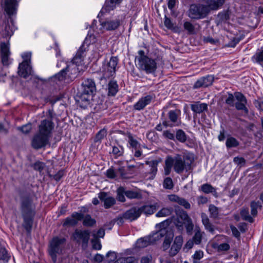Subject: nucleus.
<instances>
[{"label":"nucleus","instance_id":"nucleus-63","mask_svg":"<svg viewBox=\"0 0 263 263\" xmlns=\"http://www.w3.org/2000/svg\"><path fill=\"white\" fill-rule=\"evenodd\" d=\"M163 136L168 139L175 141V135L172 133L170 130H164L163 133Z\"/></svg>","mask_w":263,"mask_h":263},{"label":"nucleus","instance_id":"nucleus-19","mask_svg":"<svg viewBox=\"0 0 263 263\" xmlns=\"http://www.w3.org/2000/svg\"><path fill=\"white\" fill-rule=\"evenodd\" d=\"M83 218V214L74 212L71 214V217H68L65 219L63 226H75L78 224V221L82 220Z\"/></svg>","mask_w":263,"mask_h":263},{"label":"nucleus","instance_id":"nucleus-18","mask_svg":"<svg viewBox=\"0 0 263 263\" xmlns=\"http://www.w3.org/2000/svg\"><path fill=\"white\" fill-rule=\"evenodd\" d=\"M155 98L154 94L148 95L141 98L139 101L134 105V109L136 110L143 109L145 107L149 105Z\"/></svg>","mask_w":263,"mask_h":263},{"label":"nucleus","instance_id":"nucleus-9","mask_svg":"<svg viewBox=\"0 0 263 263\" xmlns=\"http://www.w3.org/2000/svg\"><path fill=\"white\" fill-rule=\"evenodd\" d=\"M119 62L117 57H111L106 63L103 64L102 67V77L101 79H109L114 77L117 71V66Z\"/></svg>","mask_w":263,"mask_h":263},{"label":"nucleus","instance_id":"nucleus-47","mask_svg":"<svg viewBox=\"0 0 263 263\" xmlns=\"http://www.w3.org/2000/svg\"><path fill=\"white\" fill-rule=\"evenodd\" d=\"M127 137L128 139V142L133 148L137 149L140 147V144L137 140L134 138L133 136L130 133H128Z\"/></svg>","mask_w":263,"mask_h":263},{"label":"nucleus","instance_id":"nucleus-38","mask_svg":"<svg viewBox=\"0 0 263 263\" xmlns=\"http://www.w3.org/2000/svg\"><path fill=\"white\" fill-rule=\"evenodd\" d=\"M107 136V130L103 128L100 130L96 135L93 138L94 143L100 144L102 140Z\"/></svg>","mask_w":263,"mask_h":263},{"label":"nucleus","instance_id":"nucleus-49","mask_svg":"<svg viewBox=\"0 0 263 263\" xmlns=\"http://www.w3.org/2000/svg\"><path fill=\"white\" fill-rule=\"evenodd\" d=\"M201 190L205 194L213 193L216 192V190L211 184L205 183L201 185Z\"/></svg>","mask_w":263,"mask_h":263},{"label":"nucleus","instance_id":"nucleus-53","mask_svg":"<svg viewBox=\"0 0 263 263\" xmlns=\"http://www.w3.org/2000/svg\"><path fill=\"white\" fill-rule=\"evenodd\" d=\"M250 206L251 215L254 217L256 216L257 214L258 208L261 206L259 202L253 201L250 203Z\"/></svg>","mask_w":263,"mask_h":263},{"label":"nucleus","instance_id":"nucleus-32","mask_svg":"<svg viewBox=\"0 0 263 263\" xmlns=\"http://www.w3.org/2000/svg\"><path fill=\"white\" fill-rule=\"evenodd\" d=\"M203 234H204V232L201 231L200 227L196 226L195 228V234L192 238L194 240L195 245H199L201 243Z\"/></svg>","mask_w":263,"mask_h":263},{"label":"nucleus","instance_id":"nucleus-57","mask_svg":"<svg viewBox=\"0 0 263 263\" xmlns=\"http://www.w3.org/2000/svg\"><path fill=\"white\" fill-rule=\"evenodd\" d=\"M45 166V164L44 163L39 161L35 162L31 165V167H33L34 170L39 171L40 173H41L44 170Z\"/></svg>","mask_w":263,"mask_h":263},{"label":"nucleus","instance_id":"nucleus-46","mask_svg":"<svg viewBox=\"0 0 263 263\" xmlns=\"http://www.w3.org/2000/svg\"><path fill=\"white\" fill-rule=\"evenodd\" d=\"M125 192L126 191L124 187L120 186L117 190V199L120 202H124L125 201Z\"/></svg>","mask_w":263,"mask_h":263},{"label":"nucleus","instance_id":"nucleus-48","mask_svg":"<svg viewBox=\"0 0 263 263\" xmlns=\"http://www.w3.org/2000/svg\"><path fill=\"white\" fill-rule=\"evenodd\" d=\"M184 29L187 31L189 34H194L196 33L195 26L190 22L186 21L183 24Z\"/></svg>","mask_w":263,"mask_h":263},{"label":"nucleus","instance_id":"nucleus-7","mask_svg":"<svg viewBox=\"0 0 263 263\" xmlns=\"http://www.w3.org/2000/svg\"><path fill=\"white\" fill-rule=\"evenodd\" d=\"M66 242V239L65 238H61L58 236L54 237L50 241L48 253L54 263L57 262V254H60L62 253Z\"/></svg>","mask_w":263,"mask_h":263},{"label":"nucleus","instance_id":"nucleus-2","mask_svg":"<svg viewBox=\"0 0 263 263\" xmlns=\"http://www.w3.org/2000/svg\"><path fill=\"white\" fill-rule=\"evenodd\" d=\"M20 209L24 221L23 227L28 233H30L35 215V206L29 193L22 192L20 194Z\"/></svg>","mask_w":263,"mask_h":263},{"label":"nucleus","instance_id":"nucleus-60","mask_svg":"<svg viewBox=\"0 0 263 263\" xmlns=\"http://www.w3.org/2000/svg\"><path fill=\"white\" fill-rule=\"evenodd\" d=\"M118 174V173H117V171L115 172L113 168H110L107 170L106 176L108 178L114 179L117 177Z\"/></svg>","mask_w":263,"mask_h":263},{"label":"nucleus","instance_id":"nucleus-25","mask_svg":"<svg viewBox=\"0 0 263 263\" xmlns=\"http://www.w3.org/2000/svg\"><path fill=\"white\" fill-rule=\"evenodd\" d=\"M140 215L139 207L134 206L124 213L123 217L124 219L133 221L136 220Z\"/></svg>","mask_w":263,"mask_h":263},{"label":"nucleus","instance_id":"nucleus-42","mask_svg":"<svg viewBox=\"0 0 263 263\" xmlns=\"http://www.w3.org/2000/svg\"><path fill=\"white\" fill-rule=\"evenodd\" d=\"M239 145V142L235 138L233 137H228L226 142V145L228 148L236 147Z\"/></svg>","mask_w":263,"mask_h":263},{"label":"nucleus","instance_id":"nucleus-62","mask_svg":"<svg viewBox=\"0 0 263 263\" xmlns=\"http://www.w3.org/2000/svg\"><path fill=\"white\" fill-rule=\"evenodd\" d=\"M180 249L181 248H180L179 247L174 244H173L169 251L170 255L171 256H174L179 252Z\"/></svg>","mask_w":263,"mask_h":263},{"label":"nucleus","instance_id":"nucleus-39","mask_svg":"<svg viewBox=\"0 0 263 263\" xmlns=\"http://www.w3.org/2000/svg\"><path fill=\"white\" fill-rule=\"evenodd\" d=\"M111 154L115 158L122 156L124 154V148L118 144L117 145H112Z\"/></svg>","mask_w":263,"mask_h":263},{"label":"nucleus","instance_id":"nucleus-61","mask_svg":"<svg viewBox=\"0 0 263 263\" xmlns=\"http://www.w3.org/2000/svg\"><path fill=\"white\" fill-rule=\"evenodd\" d=\"M178 203L185 209H190L191 208L190 203L184 198L180 197Z\"/></svg>","mask_w":263,"mask_h":263},{"label":"nucleus","instance_id":"nucleus-15","mask_svg":"<svg viewBox=\"0 0 263 263\" xmlns=\"http://www.w3.org/2000/svg\"><path fill=\"white\" fill-rule=\"evenodd\" d=\"M214 80V77L213 75L208 74L198 79L194 83L193 88L199 89L201 87H207L211 86Z\"/></svg>","mask_w":263,"mask_h":263},{"label":"nucleus","instance_id":"nucleus-41","mask_svg":"<svg viewBox=\"0 0 263 263\" xmlns=\"http://www.w3.org/2000/svg\"><path fill=\"white\" fill-rule=\"evenodd\" d=\"M138 259L134 256L120 257L114 263H138Z\"/></svg>","mask_w":263,"mask_h":263},{"label":"nucleus","instance_id":"nucleus-36","mask_svg":"<svg viewBox=\"0 0 263 263\" xmlns=\"http://www.w3.org/2000/svg\"><path fill=\"white\" fill-rule=\"evenodd\" d=\"M146 164L148 165L150 167L149 169V174L152 175V179H153L157 172V166H158V162L156 160L155 161H146Z\"/></svg>","mask_w":263,"mask_h":263},{"label":"nucleus","instance_id":"nucleus-16","mask_svg":"<svg viewBox=\"0 0 263 263\" xmlns=\"http://www.w3.org/2000/svg\"><path fill=\"white\" fill-rule=\"evenodd\" d=\"M214 80V77L213 75L208 74L198 79L194 83L193 88L199 89L201 87H207L211 86Z\"/></svg>","mask_w":263,"mask_h":263},{"label":"nucleus","instance_id":"nucleus-44","mask_svg":"<svg viewBox=\"0 0 263 263\" xmlns=\"http://www.w3.org/2000/svg\"><path fill=\"white\" fill-rule=\"evenodd\" d=\"M173 212V208H164L160 210L156 215L158 217H165L169 216L172 214Z\"/></svg>","mask_w":263,"mask_h":263},{"label":"nucleus","instance_id":"nucleus-55","mask_svg":"<svg viewBox=\"0 0 263 263\" xmlns=\"http://www.w3.org/2000/svg\"><path fill=\"white\" fill-rule=\"evenodd\" d=\"M10 54L9 41L6 43L2 42L1 44V54Z\"/></svg>","mask_w":263,"mask_h":263},{"label":"nucleus","instance_id":"nucleus-51","mask_svg":"<svg viewBox=\"0 0 263 263\" xmlns=\"http://www.w3.org/2000/svg\"><path fill=\"white\" fill-rule=\"evenodd\" d=\"M13 32L12 30L11 29V27L8 23L5 25V29L3 31V37L7 39L13 35Z\"/></svg>","mask_w":263,"mask_h":263},{"label":"nucleus","instance_id":"nucleus-30","mask_svg":"<svg viewBox=\"0 0 263 263\" xmlns=\"http://www.w3.org/2000/svg\"><path fill=\"white\" fill-rule=\"evenodd\" d=\"M85 51V50L84 49V45H82L79 48L76 55L72 59L71 62H70L69 63L76 64V65H77V66L79 67L80 64L83 61V59H84L83 54H84V52Z\"/></svg>","mask_w":263,"mask_h":263},{"label":"nucleus","instance_id":"nucleus-3","mask_svg":"<svg viewBox=\"0 0 263 263\" xmlns=\"http://www.w3.org/2000/svg\"><path fill=\"white\" fill-rule=\"evenodd\" d=\"M81 87V90L77 95L76 101L80 107L85 108L96 92V86L93 79H86L83 81Z\"/></svg>","mask_w":263,"mask_h":263},{"label":"nucleus","instance_id":"nucleus-6","mask_svg":"<svg viewBox=\"0 0 263 263\" xmlns=\"http://www.w3.org/2000/svg\"><path fill=\"white\" fill-rule=\"evenodd\" d=\"M218 5L214 3L213 7L202 4H192L190 6L189 16L192 19L199 20L205 17L211 10H217Z\"/></svg>","mask_w":263,"mask_h":263},{"label":"nucleus","instance_id":"nucleus-4","mask_svg":"<svg viewBox=\"0 0 263 263\" xmlns=\"http://www.w3.org/2000/svg\"><path fill=\"white\" fill-rule=\"evenodd\" d=\"M138 55L136 57L139 68L147 74L154 73L156 72L157 66L155 60L152 59L145 54V52L140 50L138 52Z\"/></svg>","mask_w":263,"mask_h":263},{"label":"nucleus","instance_id":"nucleus-64","mask_svg":"<svg viewBox=\"0 0 263 263\" xmlns=\"http://www.w3.org/2000/svg\"><path fill=\"white\" fill-rule=\"evenodd\" d=\"M254 103L259 110L263 111V97L255 100Z\"/></svg>","mask_w":263,"mask_h":263},{"label":"nucleus","instance_id":"nucleus-52","mask_svg":"<svg viewBox=\"0 0 263 263\" xmlns=\"http://www.w3.org/2000/svg\"><path fill=\"white\" fill-rule=\"evenodd\" d=\"M117 173L120 175V178L122 179H127L131 178L130 176L127 173L124 167H120L117 169Z\"/></svg>","mask_w":263,"mask_h":263},{"label":"nucleus","instance_id":"nucleus-29","mask_svg":"<svg viewBox=\"0 0 263 263\" xmlns=\"http://www.w3.org/2000/svg\"><path fill=\"white\" fill-rule=\"evenodd\" d=\"M107 95L109 97H114L119 90V85L117 82L114 80L109 81L107 85Z\"/></svg>","mask_w":263,"mask_h":263},{"label":"nucleus","instance_id":"nucleus-35","mask_svg":"<svg viewBox=\"0 0 263 263\" xmlns=\"http://www.w3.org/2000/svg\"><path fill=\"white\" fill-rule=\"evenodd\" d=\"M187 137V135L182 129H178L176 132L175 141L176 140L180 143H184L186 141Z\"/></svg>","mask_w":263,"mask_h":263},{"label":"nucleus","instance_id":"nucleus-21","mask_svg":"<svg viewBox=\"0 0 263 263\" xmlns=\"http://www.w3.org/2000/svg\"><path fill=\"white\" fill-rule=\"evenodd\" d=\"M168 224V222L166 220L159 223L160 227L161 228L160 229H163L166 232V234L163 236H165V239L163 243V248L164 250H166L169 248L174 237L173 233L171 231L168 232L165 228V226H167Z\"/></svg>","mask_w":263,"mask_h":263},{"label":"nucleus","instance_id":"nucleus-34","mask_svg":"<svg viewBox=\"0 0 263 263\" xmlns=\"http://www.w3.org/2000/svg\"><path fill=\"white\" fill-rule=\"evenodd\" d=\"M10 259V255L5 247L0 245V262L7 263Z\"/></svg>","mask_w":263,"mask_h":263},{"label":"nucleus","instance_id":"nucleus-50","mask_svg":"<svg viewBox=\"0 0 263 263\" xmlns=\"http://www.w3.org/2000/svg\"><path fill=\"white\" fill-rule=\"evenodd\" d=\"M209 211L210 214V216L213 218H216L219 215L218 208L213 204H210L209 207Z\"/></svg>","mask_w":263,"mask_h":263},{"label":"nucleus","instance_id":"nucleus-54","mask_svg":"<svg viewBox=\"0 0 263 263\" xmlns=\"http://www.w3.org/2000/svg\"><path fill=\"white\" fill-rule=\"evenodd\" d=\"M93 238L91 240V243L92 246V248L96 250H99L101 249L102 245L101 243V241L100 239L96 237V235L93 234Z\"/></svg>","mask_w":263,"mask_h":263},{"label":"nucleus","instance_id":"nucleus-24","mask_svg":"<svg viewBox=\"0 0 263 263\" xmlns=\"http://www.w3.org/2000/svg\"><path fill=\"white\" fill-rule=\"evenodd\" d=\"M31 67L27 60L24 61L20 64L18 66V74L24 78H27L31 74Z\"/></svg>","mask_w":263,"mask_h":263},{"label":"nucleus","instance_id":"nucleus-12","mask_svg":"<svg viewBox=\"0 0 263 263\" xmlns=\"http://www.w3.org/2000/svg\"><path fill=\"white\" fill-rule=\"evenodd\" d=\"M90 232L88 230L77 229L72 233L71 239L78 243L82 242L83 246H87L90 238Z\"/></svg>","mask_w":263,"mask_h":263},{"label":"nucleus","instance_id":"nucleus-13","mask_svg":"<svg viewBox=\"0 0 263 263\" xmlns=\"http://www.w3.org/2000/svg\"><path fill=\"white\" fill-rule=\"evenodd\" d=\"M49 137L38 132L33 137L31 145L33 148L39 149L46 146L49 143Z\"/></svg>","mask_w":263,"mask_h":263},{"label":"nucleus","instance_id":"nucleus-43","mask_svg":"<svg viewBox=\"0 0 263 263\" xmlns=\"http://www.w3.org/2000/svg\"><path fill=\"white\" fill-rule=\"evenodd\" d=\"M125 196L130 199H140L142 198V195L140 192L131 190L126 191Z\"/></svg>","mask_w":263,"mask_h":263},{"label":"nucleus","instance_id":"nucleus-11","mask_svg":"<svg viewBox=\"0 0 263 263\" xmlns=\"http://www.w3.org/2000/svg\"><path fill=\"white\" fill-rule=\"evenodd\" d=\"M181 110L178 109L170 110L167 113L168 121H164L162 125L165 127H173L174 126H179L182 122L180 118Z\"/></svg>","mask_w":263,"mask_h":263},{"label":"nucleus","instance_id":"nucleus-37","mask_svg":"<svg viewBox=\"0 0 263 263\" xmlns=\"http://www.w3.org/2000/svg\"><path fill=\"white\" fill-rule=\"evenodd\" d=\"M83 224L86 227H92L96 223L95 219L92 218L90 215L87 214L85 216L83 214Z\"/></svg>","mask_w":263,"mask_h":263},{"label":"nucleus","instance_id":"nucleus-22","mask_svg":"<svg viewBox=\"0 0 263 263\" xmlns=\"http://www.w3.org/2000/svg\"><path fill=\"white\" fill-rule=\"evenodd\" d=\"M18 4L17 0H4L3 8L9 15L16 13Z\"/></svg>","mask_w":263,"mask_h":263},{"label":"nucleus","instance_id":"nucleus-27","mask_svg":"<svg viewBox=\"0 0 263 263\" xmlns=\"http://www.w3.org/2000/svg\"><path fill=\"white\" fill-rule=\"evenodd\" d=\"M121 24L119 18L107 20L101 23L102 27L107 31H112L117 29Z\"/></svg>","mask_w":263,"mask_h":263},{"label":"nucleus","instance_id":"nucleus-5","mask_svg":"<svg viewBox=\"0 0 263 263\" xmlns=\"http://www.w3.org/2000/svg\"><path fill=\"white\" fill-rule=\"evenodd\" d=\"M228 96L225 100L226 103L231 106H235L238 110H242L245 114L249 113V109L246 107L247 99L245 95L240 92H235L233 95L228 93Z\"/></svg>","mask_w":263,"mask_h":263},{"label":"nucleus","instance_id":"nucleus-58","mask_svg":"<svg viewBox=\"0 0 263 263\" xmlns=\"http://www.w3.org/2000/svg\"><path fill=\"white\" fill-rule=\"evenodd\" d=\"M234 162L240 167L243 166L246 164V161L244 158L241 157H235L233 159Z\"/></svg>","mask_w":263,"mask_h":263},{"label":"nucleus","instance_id":"nucleus-1","mask_svg":"<svg viewBox=\"0 0 263 263\" xmlns=\"http://www.w3.org/2000/svg\"><path fill=\"white\" fill-rule=\"evenodd\" d=\"M194 160V155L190 152L184 153L183 155L176 154L174 157L167 156L165 160L164 174L170 175L172 167L178 174H181L184 171L189 172L192 170Z\"/></svg>","mask_w":263,"mask_h":263},{"label":"nucleus","instance_id":"nucleus-31","mask_svg":"<svg viewBox=\"0 0 263 263\" xmlns=\"http://www.w3.org/2000/svg\"><path fill=\"white\" fill-rule=\"evenodd\" d=\"M140 213H143L146 215H152L157 210L155 205L146 204L139 207Z\"/></svg>","mask_w":263,"mask_h":263},{"label":"nucleus","instance_id":"nucleus-14","mask_svg":"<svg viewBox=\"0 0 263 263\" xmlns=\"http://www.w3.org/2000/svg\"><path fill=\"white\" fill-rule=\"evenodd\" d=\"M54 124L51 120L45 119L41 122L39 126V132L40 134L45 135L50 138L52 136V130Z\"/></svg>","mask_w":263,"mask_h":263},{"label":"nucleus","instance_id":"nucleus-45","mask_svg":"<svg viewBox=\"0 0 263 263\" xmlns=\"http://www.w3.org/2000/svg\"><path fill=\"white\" fill-rule=\"evenodd\" d=\"M67 71L66 70V67L62 69L59 72L55 74V78L59 81H66L67 83H69L70 81H68L67 77Z\"/></svg>","mask_w":263,"mask_h":263},{"label":"nucleus","instance_id":"nucleus-20","mask_svg":"<svg viewBox=\"0 0 263 263\" xmlns=\"http://www.w3.org/2000/svg\"><path fill=\"white\" fill-rule=\"evenodd\" d=\"M98 198L103 202L104 207L108 209L114 205L116 203L115 198L109 195V193L101 192L98 194Z\"/></svg>","mask_w":263,"mask_h":263},{"label":"nucleus","instance_id":"nucleus-59","mask_svg":"<svg viewBox=\"0 0 263 263\" xmlns=\"http://www.w3.org/2000/svg\"><path fill=\"white\" fill-rule=\"evenodd\" d=\"M64 172L61 170L59 171L55 175L49 174V176L51 178H53L57 181H59L64 176Z\"/></svg>","mask_w":263,"mask_h":263},{"label":"nucleus","instance_id":"nucleus-26","mask_svg":"<svg viewBox=\"0 0 263 263\" xmlns=\"http://www.w3.org/2000/svg\"><path fill=\"white\" fill-rule=\"evenodd\" d=\"M122 2V0H106L100 13L109 12L116 8Z\"/></svg>","mask_w":263,"mask_h":263},{"label":"nucleus","instance_id":"nucleus-28","mask_svg":"<svg viewBox=\"0 0 263 263\" xmlns=\"http://www.w3.org/2000/svg\"><path fill=\"white\" fill-rule=\"evenodd\" d=\"M191 108L194 114L196 115L200 114L208 111V105L205 103H201L200 101H197L191 104Z\"/></svg>","mask_w":263,"mask_h":263},{"label":"nucleus","instance_id":"nucleus-10","mask_svg":"<svg viewBox=\"0 0 263 263\" xmlns=\"http://www.w3.org/2000/svg\"><path fill=\"white\" fill-rule=\"evenodd\" d=\"M166 231L161 229L153 235L141 238L137 240L136 247L138 248H143L154 243L158 240L161 239L166 234Z\"/></svg>","mask_w":263,"mask_h":263},{"label":"nucleus","instance_id":"nucleus-56","mask_svg":"<svg viewBox=\"0 0 263 263\" xmlns=\"http://www.w3.org/2000/svg\"><path fill=\"white\" fill-rule=\"evenodd\" d=\"M163 187L165 189L171 190L174 187L173 180L171 177H166L164 179L163 182Z\"/></svg>","mask_w":263,"mask_h":263},{"label":"nucleus","instance_id":"nucleus-40","mask_svg":"<svg viewBox=\"0 0 263 263\" xmlns=\"http://www.w3.org/2000/svg\"><path fill=\"white\" fill-rule=\"evenodd\" d=\"M240 214L241 218L245 221L250 223L254 221V219L250 215L249 209L248 208H243L241 210Z\"/></svg>","mask_w":263,"mask_h":263},{"label":"nucleus","instance_id":"nucleus-23","mask_svg":"<svg viewBox=\"0 0 263 263\" xmlns=\"http://www.w3.org/2000/svg\"><path fill=\"white\" fill-rule=\"evenodd\" d=\"M66 70L67 71V77L68 81H73L78 76L80 70L76 64L68 63L66 64Z\"/></svg>","mask_w":263,"mask_h":263},{"label":"nucleus","instance_id":"nucleus-17","mask_svg":"<svg viewBox=\"0 0 263 263\" xmlns=\"http://www.w3.org/2000/svg\"><path fill=\"white\" fill-rule=\"evenodd\" d=\"M214 80V77L213 75L208 74L198 79L194 83L193 88L199 89L201 87H207L211 86Z\"/></svg>","mask_w":263,"mask_h":263},{"label":"nucleus","instance_id":"nucleus-8","mask_svg":"<svg viewBox=\"0 0 263 263\" xmlns=\"http://www.w3.org/2000/svg\"><path fill=\"white\" fill-rule=\"evenodd\" d=\"M179 217L182 221H180L179 218L176 221L175 226L177 231L182 234L184 231V228H185L186 234L188 235H191L193 234L194 227L192 219L186 212H183Z\"/></svg>","mask_w":263,"mask_h":263},{"label":"nucleus","instance_id":"nucleus-33","mask_svg":"<svg viewBox=\"0 0 263 263\" xmlns=\"http://www.w3.org/2000/svg\"><path fill=\"white\" fill-rule=\"evenodd\" d=\"M253 62L263 65V46L257 50L255 54L252 57Z\"/></svg>","mask_w":263,"mask_h":263}]
</instances>
